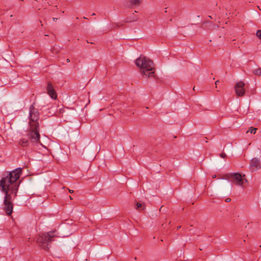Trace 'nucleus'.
I'll return each instance as SVG.
<instances>
[{
  "instance_id": "obj_2",
  "label": "nucleus",
  "mask_w": 261,
  "mask_h": 261,
  "mask_svg": "<svg viewBox=\"0 0 261 261\" xmlns=\"http://www.w3.org/2000/svg\"><path fill=\"white\" fill-rule=\"evenodd\" d=\"M135 63L140 68L142 75L148 77H155L154 64L149 58L141 56L136 60Z\"/></svg>"
},
{
  "instance_id": "obj_15",
  "label": "nucleus",
  "mask_w": 261,
  "mask_h": 261,
  "mask_svg": "<svg viewBox=\"0 0 261 261\" xmlns=\"http://www.w3.org/2000/svg\"><path fill=\"white\" fill-rule=\"evenodd\" d=\"M253 72L256 75L260 76L261 75V68H258L256 69H254L253 71Z\"/></svg>"
},
{
  "instance_id": "obj_6",
  "label": "nucleus",
  "mask_w": 261,
  "mask_h": 261,
  "mask_svg": "<svg viewBox=\"0 0 261 261\" xmlns=\"http://www.w3.org/2000/svg\"><path fill=\"white\" fill-rule=\"evenodd\" d=\"M1 190L2 192H3L5 194V197L4 198V204L5 207L4 209L6 211V212L7 213V215L10 216L12 213L13 211V204L12 203V201L11 200V196L10 194H8V189L7 190H3L1 189Z\"/></svg>"
},
{
  "instance_id": "obj_23",
  "label": "nucleus",
  "mask_w": 261,
  "mask_h": 261,
  "mask_svg": "<svg viewBox=\"0 0 261 261\" xmlns=\"http://www.w3.org/2000/svg\"><path fill=\"white\" fill-rule=\"evenodd\" d=\"M70 60H69V59H66V62H67V63L70 62Z\"/></svg>"
},
{
  "instance_id": "obj_27",
  "label": "nucleus",
  "mask_w": 261,
  "mask_h": 261,
  "mask_svg": "<svg viewBox=\"0 0 261 261\" xmlns=\"http://www.w3.org/2000/svg\"><path fill=\"white\" fill-rule=\"evenodd\" d=\"M69 197H70V199H72V197L71 196H69Z\"/></svg>"
},
{
  "instance_id": "obj_1",
  "label": "nucleus",
  "mask_w": 261,
  "mask_h": 261,
  "mask_svg": "<svg viewBox=\"0 0 261 261\" xmlns=\"http://www.w3.org/2000/svg\"><path fill=\"white\" fill-rule=\"evenodd\" d=\"M35 102H33L29 107V125L27 136L31 142L33 143H40V135L39 134V119L40 112L35 107Z\"/></svg>"
},
{
  "instance_id": "obj_17",
  "label": "nucleus",
  "mask_w": 261,
  "mask_h": 261,
  "mask_svg": "<svg viewBox=\"0 0 261 261\" xmlns=\"http://www.w3.org/2000/svg\"><path fill=\"white\" fill-rule=\"evenodd\" d=\"M90 150V148L89 147H86L84 149V152H85V153H87Z\"/></svg>"
},
{
  "instance_id": "obj_31",
  "label": "nucleus",
  "mask_w": 261,
  "mask_h": 261,
  "mask_svg": "<svg viewBox=\"0 0 261 261\" xmlns=\"http://www.w3.org/2000/svg\"><path fill=\"white\" fill-rule=\"evenodd\" d=\"M135 260H136L137 259V257H135V258H134Z\"/></svg>"
},
{
  "instance_id": "obj_26",
  "label": "nucleus",
  "mask_w": 261,
  "mask_h": 261,
  "mask_svg": "<svg viewBox=\"0 0 261 261\" xmlns=\"http://www.w3.org/2000/svg\"><path fill=\"white\" fill-rule=\"evenodd\" d=\"M94 15H95V14L94 13L92 14V16H94Z\"/></svg>"
},
{
  "instance_id": "obj_5",
  "label": "nucleus",
  "mask_w": 261,
  "mask_h": 261,
  "mask_svg": "<svg viewBox=\"0 0 261 261\" xmlns=\"http://www.w3.org/2000/svg\"><path fill=\"white\" fill-rule=\"evenodd\" d=\"M54 235L51 231L39 234L36 238L37 244L44 250L48 251L49 244L53 241Z\"/></svg>"
},
{
  "instance_id": "obj_29",
  "label": "nucleus",
  "mask_w": 261,
  "mask_h": 261,
  "mask_svg": "<svg viewBox=\"0 0 261 261\" xmlns=\"http://www.w3.org/2000/svg\"><path fill=\"white\" fill-rule=\"evenodd\" d=\"M162 207H163V206H162L161 207L160 210V211L161 210V209L162 208Z\"/></svg>"
},
{
  "instance_id": "obj_14",
  "label": "nucleus",
  "mask_w": 261,
  "mask_h": 261,
  "mask_svg": "<svg viewBox=\"0 0 261 261\" xmlns=\"http://www.w3.org/2000/svg\"><path fill=\"white\" fill-rule=\"evenodd\" d=\"M130 3L134 5H139L142 2V0H129Z\"/></svg>"
},
{
  "instance_id": "obj_32",
  "label": "nucleus",
  "mask_w": 261,
  "mask_h": 261,
  "mask_svg": "<svg viewBox=\"0 0 261 261\" xmlns=\"http://www.w3.org/2000/svg\"><path fill=\"white\" fill-rule=\"evenodd\" d=\"M208 17L211 18H212V16H208Z\"/></svg>"
},
{
  "instance_id": "obj_7",
  "label": "nucleus",
  "mask_w": 261,
  "mask_h": 261,
  "mask_svg": "<svg viewBox=\"0 0 261 261\" xmlns=\"http://www.w3.org/2000/svg\"><path fill=\"white\" fill-rule=\"evenodd\" d=\"M244 86L245 83L242 81H240L236 84L234 89L238 96H243L245 94V89Z\"/></svg>"
},
{
  "instance_id": "obj_13",
  "label": "nucleus",
  "mask_w": 261,
  "mask_h": 261,
  "mask_svg": "<svg viewBox=\"0 0 261 261\" xmlns=\"http://www.w3.org/2000/svg\"><path fill=\"white\" fill-rule=\"evenodd\" d=\"M145 207V206L144 205H143L140 202H137L136 203V209L139 211H142L144 210Z\"/></svg>"
},
{
  "instance_id": "obj_30",
  "label": "nucleus",
  "mask_w": 261,
  "mask_h": 261,
  "mask_svg": "<svg viewBox=\"0 0 261 261\" xmlns=\"http://www.w3.org/2000/svg\"><path fill=\"white\" fill-rule=\"evenodd\" d=\"M195 87H194V88H193V90H195Z\"/></svg>"
},
{
  "instance_id": "obj_4",
  "label": "nucleus",
  "mask_w": 261,
  "mask_h": 261,
  "mask_svg": "<svg viewBox=\"0 0 261 261\" xmlns=\"http://www.w3.org/2000/svg\"><path fill=\"white\" fill-rule=\"evenodd\" d=\"M222 179H225L232 184L241 187H245L248 184L247 180L245 178V175L239 173H231L223 175Z\"/></svg>"
},
{
  "instance_id": "obj_33",
  "label": "nucleus",
  "mask_w": 261,
  "mask_h": 261,
  "mask_svg": "<svg viewBox=\"0 0 261 261\" xmlns=\"http://www.w3.org/2000/svg\"><path fill=\"white\" fill-rule=\"evenodd\" d=\"M128 261H130V260H128Z\"/></svg>"
},
{
  "instance_id": "obj_9",
  "label": "nucleus",
  "mask_w": 261,
  "mask_h": 261,
  "mask_svg": "<svg viewBox=\"0 0 261 261\" xmlns=\"http://www.w3.org/2000/svg\"><path fill=\"white\" fill-rule=\"evenodd\" d=\"M250 168L252 171L259 169L260 168V165L259 160L256 158L253 159L250 163Z\"/></svg>"
},
{
  "instance_id": "obj_16",
  "label": "nucleus",
  "mask_w": 261,
  "mask_h": 261,
  "mask_svg": "<svg viewBox=\"0 0 261 261\" xmlns=\"http://www.w3.org/2000/svg\"><path fill=\"white\" fill-rule=\"evenodd\" d=\"M257 128H253L252 127H251L249 129V130H248L247 133L248 132H250V133H253V134H255V132H256V130Z\"/></svg>"
},
{
  "instance_id": "obj_3",
  "label": "nucleus",
  "mask_w": 261,
  "mask_h": 261,
  "mask_svg": "<svg viewBox=\"0 0 261 261\" xmlns=\"http://www.w3.org/2000/svg\"><path fill=\"white\" fill-rule=\"evenodd\" d=\"M22 172L21 168H17L13 171L10 172L6 177L2 178L0 181V187L3 190H6L8 186L6 184L11 185L16 182L20 177Z\"/></svg>"
},
{
  "instance_id": "obj_12",
  "label": "nucleus",
  "mask_w": 261,
  "mask_h": 261,
  "mask_svg": "<svg viewBox=\"0 0 261 261\" xmlns=\"http://www.w3.org/2000/svg\"><path fill=\"white\" fill-rule=\"evenodd\" d=\"M19 144L23 147H27L29 145V140L27 139L22 138L19 140Z\"/></svg>"
},
{
  "instance_id": "obj_21",
  "label": "nucleus",
  "mask_w": 261,
  "mask_h": 261,
  "mask_svg": "<svg viewBox=\"0 0 261 261\" xmlns=\"http://www.w3.org/2000/svg\"><path fill=\"white\" fill-rule=\"evenodd\" d=\"M69 192L70 193H72L73 192V190H69Z\"/></svg>"
},
{
  "instance_id": "obj_28",
  "label": "nucleus",
  "mask_w": 261,
  "mask_h": 261,
  "mask_svg": "<svg viewBox=\"0 0 261 261\" xmlns=\"http://www.w3.org/2000/svg\"><path fill=\"white\" fill-rule=\"evenodd\" d=\"M83 18H84V19H87V17H85V16H84V17H83Z\"/></svg>"
},
{
  "instance_id": "obj_18",
  "label": "nucleus",
  "mask_w": 261,
  "mask_h": 261,
  "mask_svg": "<svg viewBox=\"0 0 261 261\" xmlns=\"http://www.w3.org/2000/svg\"><path fill=\"white\" fill-rule=\"evenodd\" d=\"M220 156L222 158H225L226 157V154L225 153L223 152L220 154Z\"/></svg>"
},
{
  "instance_id": "obj_10",
  "label": "nucleus",
  "mask_w": 261,
  "mask_h": 261,
  "mask_svg": "<svg viewBox=\"0 0 261 261\" xmlns=\"http://www.w3.org/2000/svg\"><path fill=\"white\" fill-rule=\"evenodd\" d=\"M8 187H7L6 190H8V194H9V191H11V193H15V196H16V193L19 187V184L17 182H14L13 184H11V185H9V183L8 184H7Z\"/></svg>"
},
{
  "instance_id": "obj_8",
  "label": "nucleus",
  "mask_w": 261,
  "mask_h": 261,
  "mask_svg": "<svg viewBox=\"0 0 261 261\" xmlns=\"http://www.w3.org/2000/svg\"><path fill=\"white\" fill-rule=\"evenodd\" d=\"M46 90L47 93L53 99H56L57 98V95L56 92L54 90L52 84L50 82H49L47 84Z\"/></svg>"
},
{
  "instance_id": "obj_22",
  "label": "nucleus",
  "mask_w": 261,
  "mask_h": 261,
  "mask_svg": "<svg viewBox=\"0 0 261 261\" xmlns=\"http://www.w3.org/2000/svg\"><path fill=\"white\" fill-rule=\"evenodd\" d=\"M216 176H217L216 175H214L212 176V178H215L216 177Z\"/></svg>"
},
{
  "instance_id": "obj_25",
  "label": "nucleus",
  "mask_w": 261,
  "mask_h": 261,
  "mask_svg": "<svg viewBox=\"0 0 261 261\" xmlns=\"http://www.w3.org/2000/svg\"><path fill=\"white\" fill-rule=\"evenodd\" d=\"M181 228V226H178L177 227V230H178V229H179V228Z\"/></svg>"
},
{
  "instance_id": "obj_19",
  "label": "nucleus",
  "mask_w": 261,
  "mask_h": 261,
  "mask_svg": "<svg viewBox=\"0 0 261 261\" xmlns=\"http://www.w3.org/2000/svg\"><path fill=\"white\" fill-rule=\"evenodd\" d=\"M231 201V199L230 198H227L225 199V201L226 202H229Z\"/></svg>"
},
{
  "instance_id": "obj_11",
  "label": "nucleus",
  "mask_w": 261,
  "mask_h": 261,
  "mask_svg": "<svg viewBox=\"0 0 261 261\" xmlns=\"http://www.w3.org/2000/svg\"><path fill=\"white\" fill-rule=\"evenodd\" d=\"M137 20V18L136 19H132V20H130V19H128V18H125L124 19V20H122L121 22H119V23H116V24L117 25V27H119L120 26H122L123 24L124 23H127V22H133V21H136Z\"/></svg>"
},
{
  "instance_id": "obj_24",
  "label": "nucleus",
  "mask_w": 261,
  "mask_h": 261,
  "mask_svg": "<svg viewBox=\"0 0 261 261\" xmlns=\"http://www.w3.org/2000/svg\"><path fill=\"white\" fill-rule=\"evenodd\" d=\"M57 19H58V18H53V20L54 21H56Z\"/></svg>"
},
{
  "instance_id": "obj_20",
  "label": "nucleus",
  "mask_w": 261,
  "mask_h": 261,
  "mask_svg": "<svg viewBox=\"0 0 261 261\" xmlns=\"http://www.w3.org/2000/svg\"><path fill=\"white\" fill-rule=\"evenodd\" d=\"M219 82H219V80L216 81L215 82V85H217V84H218V83H219Z\"/></svg>"
}]
</instances>
